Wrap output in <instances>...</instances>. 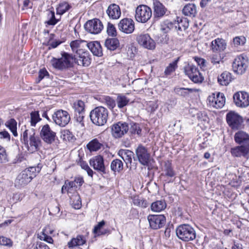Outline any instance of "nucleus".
<instances>
[{
  "label": "nucleus",
  "instance_id": "obj_1",
  "mask_svg": "<svg viewBox=\"0 0 249 249\" xmlns=\"http://www.w3.org/2000/svg\"><path fill=\"white\" fill-rule=\"evenodd\" d=\"M21 141L29 153L36 151L41 144V140L38 136L36 135L34 129H26L23 133Z\"/></svg>",
  "mask_w": 249,
  "mask_h": 249
},
{
  "label": "nucleus",
  "instance_id": "obj_2",
  "mask_svg": "<svg viewBox=\"0 0 249 249\" xmlns=\"http://www.w3.org/2000/svg\"><path fill=\"white\" fill-rule=\"evenodd\" d=\"M61 57L56 58L53 57L51 63L53 67L60 71L68 70L73 67V55L63 52L61 53Z\"/></svg>",
  "mask_w": 249,
  "mask_h": 249
},
{
  "label": "nucleus",
  "instance_id": "obj_3",
  "mask_svg": "<svg viewBox=\"0 0 249 249\" xmlns=\"http://www.w3.org/2000/svg\"><path fill=\"white\" fill-rule=\"evenodd\" d=\"M108 116L107 109L102 106L96 107L92 109L89 115L91 122L98 126H103L107 123Z\"/></svg>",
  "mask_w": 249,
  "mask_h": 249
},
{
  "label": "nucleus",
  "instance_id": "obj_4",
  "mask_svg": "<svg viewBox=\"0 0 249 249\" xmlns=\"http://www.w3.org/2000/svg\"><path fill=\"white\" fill-rule=\"evenodd\" d=\"M176 234L180 239L185 242L192 241L196 237L195 230L188 224L179 226L176 229Z\"/></svg>",
  "mask_w": 249,
  "mask_h": 249
},
{
  "label": "nucleus",
  "instance_id": "obj_5",
  "mask_svg": "<svg viewBox=\"0 0 249 249\" xmlns=\"http://www.w3.org/2000/svg\"><path fill=\"white\" fill-rule=\"evenodd\" d=\"M151 9L146 5H140L136 9L135 18L137 21L146 23L151 18Z\"/></svg>",
  "mask_w": 249,
  "mask_h": 249
},
{
  "label": "nucleus",
  "instance_id": "obj_6",
  "mask_svg": "<svg viewBox=\"0 0 249 249\" xmlns=\"http://www.w3.org/2000/svg\"><path fill=\"white\" fill-rule=\"evenodd\" d=\"M184 72L190 79L195 83L200 84L204 80V77L199 72L197 67L188 64L184 68Z\"/></svg>",
  "mask_w": 249,
  "mask_h": 249
},
{
  "label": "nucleus",
  "instance_id": "obj_7",
  "mask_svg": "<svg viewBox=\"0 0 249 249\" xmlns=\"http://www.w3.org/2000/svg\"><path fill=\"white\" fill-rule=\"evenodd\" d=\"M248 67V59L246 56L240 55L237 56L232 63L233 71L238 74L245 72Z\"/></svg>",
  "mask_w": 249,
  "mask_h": 249
},
{
  "label": "nucleus",
  "instance_id": "obj_8",
  "mask_svg": "<svg viewBox=\"0 0 249 249\" xmlns=\"http://www.w3.org/2000/svg\"><path fill=\"white\" fill-rule=\"evenodd\" d=\"M52 119L56 124L61 127H64L70 122L71 117L67 111L59 109L53 113Z\"/></svg>",
  "mask_w": 249,
  "mask_h": 249
},
{
  "label": "nucleus",
  "instance_id": "obj_9",
  "mask_svg": "<svg viewBox=\"0 0 249 249\" xmlns=\"http://www.w3.org/2000/svg\"><path fill=\"white\" fill-rule=\"evenodd\" d=\"M136 41L143 48L153 50L156 48V42L148 34H142L136 37Z\"/></svg>",
  "mask_w": 249,
  "mask_h": 249
},
{
  "label": "nucleus",
  "instance_id": "obj_10",
  "mask_svg": "<svg viewBox=\"0 0 249 249\" xmlns=\"http://www.w3.org/2000/svg\"><path fill=\"white\" fill-rule=\"evenodd\" d=\"M73 57L75 63L79 66L87 67L91 63V56L89 52L85 49L79 50Z\"/></svg>",
  "mask_w": 249,
  "mask_h": 249
},
{
  "label": "nucleus",
  "instance_id": "obj_11",
  "mask_svg": "<svg viewBox=\"0 0 249 249\" xmlns=\"http://www.w3.org/2000/svg\"><path fill=\"white\" fill-rule=\"evenodd\" d=\"M40 136L42 140L47 144H52L56 138V133L52 130L48 124L42 126Z\"/></svg>",
  "mask_w": 249,
  "mask_h": 249
},
{
  "label": "nucleus",
  "instance_id": "obj_12",
  "mask_svg": "<svg viewBox=\"0 0 249 249\" xmlns=\"http://www.w3.org/2000/svg\"><path fill=\"white\" fill-rule=\"evenodd\" d=\"M226 121L232 129H239L243 123L242 117L234 111H230L227 114Z\"/></svg>",
  "mask_w": 249,
  "mask_h": 249
},
{
  "label": "nucleus",
  "instance_id": "obj_13",
  "mask_svg": "<svg viewBox=\"0 0 249 249\" xmlns=\"http://www.w3.org/2000/svg\"><path fill=\"white\" fill-rule=\"evenodd\" d=\"M129 124L125 122H119L112 125L111 133L115 138H121L129 130Z\"/></svg>",
  "mask_w": 249,
  "mask_h": 249
},
{
  "label": "nucleus",
  "instance_id": "obj_14",
  "mask_svg": "<svg viewBox=\"0 0 249 249\" xmlns=\"http://www.w3.org/2000/svg\"><path fill=\"white\" fill-rule=\"evenodd\" d=\"M233 101L236 106L245 108L249 106V94L245 91H238L233 96Z\"/></svg>",
  "mask_w": 249,
  "mask_h": 249
},
{
  "label": "nucleus",
  "instance_id": "obj_15",
  "mask_svg": "<svg viewBox=\"0 0 249 249\" xmlns=\"http://www.w3.org/2000/svg\"><path fill=\"white\" fill-rule=\"evenodd\" d=\"M136 157L139 162L143 165H148L150 160V154L147 149L142 144L136 149Z\"/></svg>",
  "mask_w": 249,
  "mask_h": 249
},
{
  "label": "nucleus",
  "instance_id": "obj_16",
  "mask_svg": "<svg viewBox=\"0 0 249 249\" xmlns=\"http://www.w3.org/2000/svg\"><path fill=\"white\" fill-rule=\"evenodd\" d=\"M85 30L92 34H97L103 29L102 22L97 18L88 21L84 25Z\"/></svg>",
  "mask_w": 249,
  "mask_h": 249
},
{
  "label": "nucleus",
  "instance_id": "obj_17",
  "mask_svg": "<svg viewBox=\"0 0 249 249\" xmlns=\"http://www.w3.org/2000/svg\"><path fill=\"white\" fill-rule=\"evenodd\" d=\"M89 163L90 166L100 174H106L107 173L103 156L101 155L94 156L89 160Z\"/></svg>",
  "mask_w": 249,
  "mask_h": 249
},
{
  "label": "nucleus",
  "instance_id": "obj_18",
  "mask_svg": "<svg viewBox=\"0 0 249 249\" xmlns=\"http://www.w3.org/2000/svg\"><path fill=\"white\" fill-rule=\"evenodd\" d=\"M150 227L157 230L163 227L166 223V218L164 215H149L147 217Z\"/></svg>",
  "mask_w": 249,
  "mask_h": 249
},
{
  "label": "nucleus",
  "instance_id": "obj_19",
  "mask_svg": "<svg viewBox=\"0 0 249 249\" xmlns=\"http://www.w3.org/2000/svg\"><path fill=\"white\" fill-rule=\"evenodd\" d=\"M208 101L211 106L216 108H222L225 104V98L223 93L218 92L216 94L213 93L208 98Z\"/></svg>",
  "mask_w": 249,
  "mask_h": 249
},
{
  "label": "nucleus",
  "instance_id": "obj_20",
  "mask_svg": "<svg viewBox=\"0 0 249 249\" xmlns=\"http://www.w3.org/2000/svg\"><path fill=\"white\" fill-rule=\"evenodd\" d=\"M118 27L120 31L125 34H131L134 31L135 23L131 18H124L120 21Z\"/></svg>",
  "mask_w": 249,
  "mask_h": 249
},
{
  "label": "nucleus",
  "instance_id": "obj_21",
  "mask_svg": "<svg viewBox=\"0 0 249 249\" xmlns=\"http://www.w3.org/2000/svg\"><path fill=\"white\" fill-rule=\"evenodd\" d=\"M153 18L157 20L162 18L167 11V8L159 0L153 2Z\"/></svg>",
  "mask_w": 249,
  "mask_h": 249
},
{
  "label": "nucleus",
  "instance_id": "obj_22",
  "mask_svg": "<svg viewBox=\"0 0 249 249\" xmlns=\"http://www.w3.org/2000/svg\"><path fill=\"white\" fill-rule=\"evenodd\" d=\"M239 145L231 148V155L236 157H245L248 155L249 154V144L247 145Z\"/></svg>",
  "mask_w": 249,
  "mask_h": 249
},
{
  "label": "nucleus",
  "instance_id": "obj_23",
  "mask_svg": "<svg viewBox=\"0 0 249 249\" xmlns=\"http://www.w3.org/2000/svg\"><path fill=\"white\" fill-rule=\"evenodd\" d=\"M235 142L238 144H249V134L243 130H239L234 135Z\"/></svg>",
  "mask_w": 249,
  "mask_h": 249
},
{
  "label": "nucleus",
  "instance_id": "obj_24",
  "mask_svg": "<svg viewBox=\"0 0 249 249\" xmlns=\"http://www.w3.org/2000/svg\"><path fill=\"white\" fill-rule=\"evenodd\" d=\"M87 47L94 55L98 57L103 55V50L99 42L97 41H91L89 43L87 42Z\"/></svg>",
  "mask_w": 249,
  "mask_h": 249
},
{
  "label": "nucleus",
  "instance_id": "obj_25",
  "mask_svg": "<svg viewBox=\"0 0 249 249\" xmlns=\"http://www.w3.org/2000/svg\"><path fill=\"white\" fill-rule=\"evenodd\" d=\"M107 13L110 18L117 19L120 17L121 12L119 5L113 3L108 7Z\"/></svg>",
  "mask_w": 249,
  "mask_h": 249
},
{
  "label": "nucleus",
  "instance_id": "obj_26",
  "mask_svg": "<svg viewBox=\"0 0 249 249\" xmlns=\"http://www.w3.org/2000/svg\"><path fill=\"white\" fill-rule=\"evenodd\" d=\"M86 242L85 237L82 235H78L75 238H73L68 243V247L66 248L71 249H78V247L83 245Z\"/></svg>",
  "mask_w": 249,
  "mask_h": 249
},
{
  "label": "nucleus",
  "instance_id": "obj_27",
  "mask_svg": "<svg viewBox=\"0 0 249 249\" xmlns=\"http://www.w3.org/2000/svg\"><path fill=\"white\" fill-rule=\"evenodd\" d=\"M118 155L124 160L128 166V164L131 165L132 157L134 158V153L128 149H121L118 151Z\"/></svg>",
  "mask_w": 249,
  "mask_h": 249
},
{
  "label": "nucleus",
  "instance_id": "obj_28",
  "mask_svg": "<svg viewBox=\"0 0 249 249\" xmlns=\"http://www.w3.org/2000/svg\"><path fill=\"white\" fill-rule=\"evenodd\" d=\"M227 44L222 38H217L211 42V47L213 52L223 51L226 48Z\"/></svg>",
  "mask_w": 249,
  "mask_h": 249
},
{
  "label": "nucleus",
  "instance_id": "obj_29",
  "mask_svg": "<svg viewBox=\"0 0 249 249\" xmlns=\"http://www.w3.org/2000/svg\"><path fill=\"white\" fill-rule=\"evenodd\" d=\"M32 179L30 178L29 175L27 174L24 170L18 175L16 182L18 185L23 186L27 184Z\"/></svg>",
  "mask_w": 249,
  "mask_h": 249
},
{
  "label": "nucleus",
  "instance_id": "obj_30",
  "mask_svg": "<svg viewBox=\"0 0 249 249\" xmlns=\"http://www.w3.org/2000/svg\"><path fill=\"white\" fill-rule=\"evenodd\" d=\"M175 29L177 31L185 30L189 26V21L187 18L177 17L175 20Z\"/></svg>",
  "mask_w": 249,
  "mask_h": 249
},
{
  "label": "nucleus",
  "instance_id": "obj_31",
  "mask_svg": "<svg viewBox=\"0 0 249 249\" xmlns=\"http://www.w3.org/2000/svg\"><path fill=\"white\" fill-rule=\"evenodd\" d=\"M70 46L72 51L76 54L79 50H83V48L87 47V41L83 40H75L71 42Z\"/></svg>",
  "mask_w": 249,
  "mask_h": 249
},
{
  "label": "nucleus",
  "instance_id": "obj_32",
  "mask_svg": "<svg viewBox=\"0 0 249 249\" xmlns=\"http://www.w3.org/2000/svg\"><path fill=\"white\" fill-rule=\"evenodd\" d=\"M167 206L164 200H157L153 202L150 206L151 210L154 212H160L164 210Z\"/></svg>",
  "mask_w": 249,
  "mask_h": 249
},
{
  "label": "nucleus",
  "instance_id": "obj_33",
  "mask_svg": "<svg viewBox=\"0 0 249 249\" xmlns=\"http://www.w3.org/2000/svg\"><path fill=\"white\" fill-rule=\"evenodd\" d=\"M182 13L186 16L195 17L196 14V5L193 3H189L186 5L182 9Z\"/></svg>",
  "mask_w": 249,
  "mask_h": 249
},
{
  "label": "nucleus",
  "instance_id": "obj_34",
  "mask_svg": "<svg viewBox=\"0 0 249 249\" xmlns=\"http://www.w3.org/2000/svg\"><path fill=\"white\" fill-rule=\"evenodd\" d=\"M231 79V73L227 71H225L218 77V82L223 86L228 85Z\"/></svg>",
  "mask_w": 249,
  "mask_h": 249
},
{
  "label": "nucleus",
  "instance_id": "obj_35",
  "mask_svg": "<svg viewBox=\"0 0 249 249\" xmlns=\"http://www.w3.org/2000/svg\"><path fill=\"white\" fill-rule=\"evenodd\" d=\"M105 46L107 50H115L119 46V41L116 38H107L105 42Z\"/></svg>",
  "mask_w": 249,
  "mask_h": 249
},
{
  "label": "nucleus",
  "instance_id": "obj_36",
  "mask_svg": "<svg viewBox=\"0 0 249 249\" xmlns=\"http://www.w3.org/2000/svg\"><path fill=\"white\" fill-rule=\"evenodd\" d=\"M163 171V173L161 174L162 176L173 178L176 175L175 172L173 170L172 164L169 161L165 162Z\"/></svg>",
  "mask_w": 249,
  "mask_h": 249
},
{
  "label": "nucleus",
  "instance_id": "obj_37",
  "mask_svg": "<svg viewBox=\"0 0 249 249\" xmlns=\"http://www.w3.org/2000/svg\"><path fill=\"white\" fill-rule=\"evenodd\" d=\"M103 146V144L97 139H94L87 145V148L90 151H97Z\"/></svg>",
  "mask_w": 249,
  "mask_h": 249
},
{
  "label": "nucleus",
  "instance_id": "obj_38",
  "mask_svg": "<svg viewBox=\"0 0 249 249\" xmlns=\"http://www.w3.org/2000/svg\"><path fill=\"white\" fill-rule=\"evenodd\" d=\"M197 91V89L191 88H175L174 89V91L177 94L184 97L188 96L190 93Z\"/></svg>",
  "mask_w": 249,
  "mask_h": 249
},
{
  "label": "nucleus",
  "instance_id": "obj_39",
  "mask_svg": "<svg viewBox=\"0 0 249 249\" xmlns=\"http://www.w3.org/2000/svg\"><path fill=\"white\" fill-rule=\"evenodd\" d=\"M42 167V164L39 163L36 166L30 167L24 170L27 174L29 175L30 178L32 179L40 171Z\"/></svg>",
  "mask_w": 249,
  "mask_h": 249
},
{
  "label": "nucleus",
  "instance_id": "obj_40",
  "mask_svg": "<svg viewBox=\"0 0 249 249\" xmlns=\"http://www.w3.org/2000/svg\"><path fill=\"white\" fill-rule=\"evenodd\" d=\"M173 28L175 29V20L171 21L169 20H166L163 21L160 24V30L164 33H168Z\"/></svg>",
  "mask_w": 249,
  "mask_h": 249
},
{
  "label": "nucleus",
  "instance_id": "obj_41",
  "mask_svg": "<svg viewBox=\"0 0 249 249\" xmlns=\"http://www.w3.org/2000/svg\"><path fill=\"white\" fill-rule=\"evenodd\" d=\"M110 168L113 172L119 173L123 170V163L120 160L115 159L111 161Z\"/></svg>",
  "mask_w": 249,
  "mask_h": 249
},
{
  "label": "nucleus",
  "instance_id": "obj_42",
  "mask_svg": "<svg viewBox=\"0 0 249 249\" xmlns=\"http://www.w3.org/2000/svg\"><path fill=\"white\" fill-rule=\"evenodd\" d=\"M71 5L66 1H61L58 5L56 8V14L62 15L68 11L71 8Z\"/></svg>",
  "mask_w": 249,
  "mask_h": 249
},
{
  "label": "nucleus",
  "instance_id": "obj_43",
  "mask_svg": "<svg viewBox=\"0 0 249 249\" xmlns=\"http://www.w3.org/2000/svg\"><path fill=\"white\" fill-rule=\"evenodd\" d=\"M129 102V99L122 94H118L116 98L117 107L119 108H122L127 106Z\"/></svg>",
  "mask_w": 249,
  "mask_h": 249
},
{
  "label": "nucleus",
  "instance_id": "obj_44",
  "mask_svg": "<svg viewBox=\"0 0 249 249\" xmlns=\"http://www.w3.org/2000/svg\"><path fill=\"white\" fill-rule=\"evenodd\" d=\"M5 125L10 130L15 137L18 136L17 123L14 119H10L5 123Z\"/></svg>",
  "mask_w": 249,
  "mask_h": 249
},
{
  "label": "nucleus",
  "instance_id": "obj_45",
  "mask_svg": "<svg viewBox=\"0 0 249 249\" xmlns=\"http://www.w3.org/2000/svg\"><path fill=\"white\" fill-rule=\"evenodd\" d=\"M133 203L135 205L142 207V208H145L148 207L149 204L147 201L138 196H134L133 198Z\"/></svg>",
  "mask_w": 249,
  "mask_h": 249
},
{
  "label": "nucleus",
  "instance_id": "obj_46",
  "mask_svg": "<svg viewBox=\"0 0 249 249\" xmlns=\"http://www.w3.org/2000/svg\"><path fill=\"white\" fill-rule=\"evenodd\" d=\"M49 19L45 22V23L47 25H55L59 21V19H56L55 17V13L53 11H49L48 14Z\"/></svg>",
  "mask_w": 249,
  "mask_h": 249
},
{
  "label": "nucleus",
  "instance_id": "obj_47",
  "mask_svg": "<svg viewBox=\"0 0 249 249\" xmlns=\"http://www.w3.org/2000/svg\"><path fill=\"white\" fill-rule=\"evenodd\" d=\"M129 132L131 134H137L140 135L142 131V129L140 126V125L134 122H131L129 124Z\"/></svg>",
  "mask_w": 249,
  "mask_h": 249
},
{
  "label": "nucleus",
  "instance_id": "obj_48",
  "mask_svg": "<svg viewBox=\"0 0 249 249\" xmlns=\"http://www.w3.org/2000/svg\"><path fill=\"white\" fill-rule=\"evenodd\" d=\"M179 57H178L172 63L169 64V65L166 67L164 71V73L165 75L167 76L170 75L172 72H173L176 70V68L178 67L177 63Z\"/></svg>",
  "mask_w": 249,
  "mask_h": 249
},
{
  "label": "nucleus",
  "instance_id": "obj_49",
  "mask_svg": "<svg viewBox=\"0 0 249 249\" xmlns=\"http://www.w3.org/2000/svg\"><path fill=\"white\" fill-rule=\"evenodd\" d=\"M9 161V158L6 149L0 145V163L4 164Z\"/></svg>",
  "mask_w": 249,
  "mask_h": 249
},
{
  "label": "nucleus",
  "instance_id": "obj_50",
  "mask_svg": "<svg viewBox=\"0 0 249 249\" xmlns=\"http://www.w3.org/2000/svg\"><path fill=\"white\" fill-rule=\"evenodd\" d=\"M73 108L76 112H85V103L81 100H78L73 104Z\"/></svg>",
  "mask_w": 249,
  "mask_h": 249
},
{
  "label": "nucleus",
  "instance_id": "obj_51",
  "mask_svg": "<svg viewBox=\"0 0 249 249\" xmlns=\"http://www.w3.org/2000/svg\"><path fill=\"white\" fill-rule=\"evenodd\" d=\"M31 115V125L32 126H35L36 123L40 120L39 117V112L38 111H33L30 113Z\"/></svg>",
  "mask_w": 249,
  "mask_h": 249
},
{
  "label": "nucleus",
  "instance_id": "obj_52",
  "mask_svg": "<svg viewBox=\"0 0 249 249\" xmlns=\"http://www.w3.org/2000/svg\"><path fill=\"white\" fill-rule=\"evenodd\" d=\"M48 230V229L43 230L42 235L40 236V239L45 241L48 243H53V239L51 236L48 235V234H49Z\"/></svg>",
  "mask_w": 249,
  "mask_h": 249
},
{
  "label": "nucleus",
  "instance_id": "obj_53",
  "mask_svg": "<svg viewBox=\"0 0 249 249\" xmlns=\"http://www.w3.org/2000/svg\"><path fill=\"white\" fill-rule=\"evenodd\" d=\"M61 137L64 140L70 141L73 139V135L69 130H63L61 131Z\"/></svg>",
  "mask_w": 249,
  "mask_h": 249
},
{
  "label": "nucleus",
  "instance_id": "obj_54",
  "mask_svg": "<svg viewBox=\"0 0 249 249\" xmlns=\"http://www.w3.org/2000/svg\"><path fill=\"white\" fill-rule=\"evenodd\" d=\"M79 164L82 169L87 171L88 175L91 178H92L94 172L89 167L88 163L86 161L81 160L80 161Z\"/></svg>",
  "mask_w": 249,
  "mask_h": 249
},
{
  "label": "nucleus",
  "instance_id": "obj_55",
  "mask_svg": "<svg viewBox=\"0 0 249 249\" xmlns=\"http://www.w3.org/2000/svg\"><path fill=\"white\" fill-rule=\"evenodd\" d=\"M0 245L11 247L13 246V241L9 238L0 236Z\"/></svg>",
  "mask_w": 249,
  "mask_h": 249
},
{
  "label": "nucleus",
  "instance_id": "obj_56",
  "mask_svg": "<svg viewBox=\"0 0 249 249\" xmlns=\"http://www.w3.org/2000/svg\"><path fill=\"white\" fill-rule=\"evenodd\" d=\"M210 59L211 63L213 65L219 64L220 63H223L221 56L220 54L218 53L212 54L210 56Z\"/></svg>",
  "mask_w": 249,
  "mask_h": 249
},
{
  "label": "nucleus",
  "instance_id": "obj_57",
  "mask_svg": "<svg viewBox=\"0 0 249 249\" xmlns=\"http://www.w3.org/2000/svg\"><path fill=\"white\" fill-rule=\"evenodd\" d=\"M107 31L109 36H117L116 28L114 25L111 23H108Z\"/></svg>",
  "mask_w": 249,
  "mask_h": 249
},
{
  "label": "nucleus",
  "instance_id": "obj_58",
  "mask_svg": "<svg viewBox=\"0 0 249 249\" xmlns=\"http://www.w3.org/2000/svg\"><path fill=\"white\" fill-rule=\"evenodd\" d=\"M246 41V38L243 36H236L233 39V42L235 46L243 45Z\"/></svg>",
  "mask_w": 249,
  "mask_h": 249
},
{
  "label": "nucleus",
  "instance_id": "obj_59",
  "mask_svg": "<svg viewBox=\"0 0 249 249\" xmlns=\"http://www.w3.org/2000/svg\"><path fill=\"white\" fill-rule=\"evenodd\" d=\"M85 112H74V119L78 123L81 124L82 126H84L83 119L84 118Z\"/></svg>",
  "mask_w": 249,
  "mask_h": 249
},
{
  "label": "nucleus",
  "instance_id": "obj_60",
  "mask_svg": "<svg viewBox=\"0 0 249 249\" xmlns=\"http://www.w3.org/2000/svg\"><path fill=\"white\" fill-rule=\"evenodd\" d=\"M105 102L110 109H113L116 106L115 101L112 98L107 96L105 97Z\"/></svg>",
  "mask_w": 249,
  "mask_h": 249
},
{
  "label": "nucleus",
  "instance_id": "obj_61",
  "mask_svg": "<svg viewBox=\"0 0 249 249\" xmlns=\"http://www.w3.org/2000/svg\"><path fill=\"white\" fill-rule=\"evenodd\" d=\"M75 186L76 184H75V182L73 181H65L64 185V187H65V189L66 190V191L68 193H70L72 188Z\"/></svg>",
  "mask_w": 249,
  "mask_h": 249
},
{
  "label": "nucleus",
  "instance_id": "obj_62",
  "mask_svg": "<svg viewBox=\"0 0 249 249\" xmlns=\"http://www.w3.org/2000/svg\"><path fill=\"white\" fill-rule=\"evenodd\" d=\"M105 225V222L104 220H102L99 222L97 225H96L93 230V233L95 235H97L98 233L101 231V228Z\"/></svg>",
  "mask_w": 249,
  "mask_h": 249
},
{
  "label": "nucleus",
  "instance_id": "obj_63",
  "mask_svg": "<svg viewBox=\"0 0 249 249\" xmlns=\"http://www.w3.org/2000/svg\"><path fill=\"white\" fill-rule=\"evenodd\" d=\"M48 75V71L45 69H41L39 71L38 73V76L36 80V83H38L43 79L45 76Z\"/></svg>",
  "mask_w": 249,
  "mask_h": 249
},
{
  "label": "nucleus",
  "instance_id": "obj_64",
  "mask_svg": "<svg viewBox=\"0 0 249 249\" xmlns=\"http://www.w3.org/2000/svg\"><path fill=\"white\" fill-rule=\"evenodd\" d=\"M33 7V3L30 0H23V6L22 10H24L25 9H31Z\"/></svg>",
  "mask_w": 249,
  "mask_h": 249
}]
</instances>
